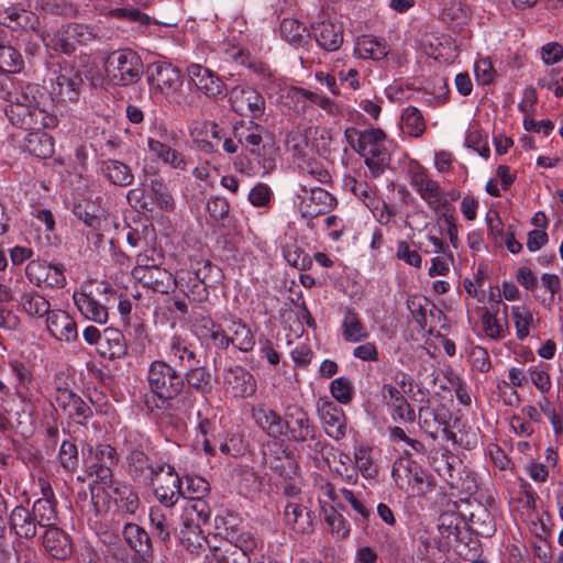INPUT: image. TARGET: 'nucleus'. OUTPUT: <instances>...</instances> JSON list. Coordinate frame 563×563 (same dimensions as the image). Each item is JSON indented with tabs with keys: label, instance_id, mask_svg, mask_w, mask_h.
Here are the masks:
<instances>
[{
	"label": "nucleus",
	"instance_id": "nucleus-1",
	"mask_svg": "<svg viewBox=\"0 0 563 563\" xmlns=\"http://www.w3.org/2000/svg\"><path fill=\"white\" fill-rule=\"evenodd\" d=\"M5 115L10 123L25 131H43L57 125L58 119L47 93L37 85L27 84L7 90Z\"/></svg>",
	"mask_w": 563,
	"mask_h": 563
},
{
	"label": "nucleus",
	"instance_id": "nucleus-27",
	"mask_svg": "<svg viewBox=\"0 0 563 563\" xmlns=\"http://www.w3.org/2000/svg\"><path fill=\"white\" fill-rule=\"evenodd\" d=\"M227 332L230 334V343L242 352H249L253 350L255 345L254 335L245 323L241 319L230 316L224 318Z\"/></svg>",
	"mask_w": 563,
	"mask_h": 563
},
{
	"label": "nucleus",
	"instance_id": "nucleus-35",
	"mask_svg": "<svg viewBox=\"0 0 563 563\" xmlns=\"http://www.w3.org/2000/svg\"><path fill=\"white\" fill-rule=\"evenodd\" d=\"M100 172L112 185L120 187L130 186L134 179L131 168L117 159L101 162Z\"/></svg>",
	"mask_w": 563,
	"mask_h": 563
},
{
	"label": "nucleus",
	"instance_id": "nucleus-37",
	"mask_svg": "<svg viewBox=\"0 0 563 563\" xmlns=\"http://www.w3.org/2000/svg\"><path fill=\"white\" fill-rule=\"evenodd\" d=\"M180 541L183 545L191 553H200L206 548H211L209 540L203 536L202 529L199 526L186 525L183 522L180 529Z\"/></svg>",
	"mask_w": 563,
	"mask_h": 563
},
{
	"label": "nucleus",
	"instance_id": "nucleus-48",
	"mask_svg": "<svg viewBox=\"0 0 563 563\" xmlns=\"http://www.w3.org/2000/svg\"><path fill=\"white\" fill-rule=\"evenodd\" d=\"M23 58L18 49L0 44V70L2 74H15L23 67Z\"/></svg>",
	"mask_w": 563,
	"mask_h": 563
},
{
	"label": "nucleus",
	"instance_id": "nucleus-10",
	"mask_svg": "<svg viewBox=\"0 0 563 563\" xmlns=\"http://www.w3.org/2000/svg\"><path fill=\"white\" fill-rule=\"evenodd\" d=\"M231 109L240 115L258 119L265 110L264 97L249 86H235L229 92Z\"/></svg>",
	"mask_w": 563,
	"mask_h": 563
},
{
	"label": "nucleus",
	"instance_id": "nucleus-25",
	"mask_svg": "<svg viewBox=\"0 0 563 563\" xmlns=\"http://www.w3.org/2000/svg\"><path fill=\"white\" fill-rule=\"evenodd\" d=\"M126 543L140 556V563H150L153 558L152 541L148 533L139 525L126 523L123 528Z\"/></svg>",
	"mask_w": 563,
	"mask_h": 563
},
{
	"label": "nucleus",
	"instance_id": "nucleus-22",
	"mask_svg": "<svg viewBox=\"0 0 563 563\" xmlns=\"http://www.w3.org/2000/svg\"><path fill=\"white\" fill-rule=\"evenodd\" d=\"M312 35L318 45L328 52L338 51L343 43V27L333 21L313 23Z\"/></svg>",
	"mask_w": 563,
	"mask_h": 563
},
{
	"label": "nucleus",
	"instance_id": "nucleus-15",
	"mask_svg": "<svg viewBox=\"0 0 563 563\" xmlns=\"http://www.w3.org/2000/svg\"><path fill=\"white\" fill-rule=\"evenodd\" d=\"M187 71L191 82L206 97L217 99L225 95V84L209 68L191 64Z\"/></svg>",
	"mask_w": 563,
	"mask_h": 563
},
{
	"label": "nucleus",
	"instance_id": "nucleus-61",
	"mask_svg": "<svg viewBox=\"0 0 563 563\" xmlns=\"http://www.w3.org/2000/svg\"><path fill=\"white\" fill-rule=\"evenodd\" d=\"M330 390L332 396L341 404H349L352 400L353 385L344 377L332 380Z\"/></svg>",
	"mask_w": 563,
	"mask_h": 563
},
{
	"label": "nucleus",
	"instance_id": "nucleus-43",
	"mask_svg": "<svg viewBox=\"0 0 563 563\" xmlns=\"http://www.w3.org/2000/svg\"><path fill=\"white\" fill-rule=\"evenodd\" d=\"M183 377L185 378V385L187 384L199 394L206 395L212 390L211 374L203 366L189 368Z\"/></svg>",
	"mask_w": 563,
	"mask_h": 563
},
{
	"label": "nucleus",
	"instance_id": "nucleus-23",
	"mask_svg": "<svg viewBox=\"0 0 563 563\" xmlns=\"http://www.w3.org/2000/svg\"><path fill=\"white\" fill-rule=\"evenodd\" d=\"M224 383L231 388L234 397H251L256 391L254 376L242 366H233L225 371Z\"/></svg>",
	"mask_w": 563,
	"mask_h": 563
},
{
	"label": "nucleus",
	"instance_id": "nucleus-58",
	"mask_svg": "<svg viewBox=\"0 0 563 563\" xmlns=\"http://www.w3.org/2000/svg\"><path fill=\"white\" fill-rule=\"evenodd\" d=\"M358 49L364 53L365 57L372 59H380L388 54L385 42L373 37H364L358 44Z\"/></svg>",
	"mask_w": 563,
	"mask_h": 563
},
{
	"label": "nucleus",
	"instance_id": "nucleus-16",
	"mask_svg": "<svg viewBox=\"0 0 563 563\" xmlns=\"http://www.w3.org/2000/svg\"><path fill=\"white\" fill-rule=\"evenodd\" d=\"M166 474L157 475L154 479V494L157 500L165 507H173L183 494L181 481L175 473V468L170 465H165Z\"/></svg>",
	"mask_w": 563,
	"mask_h": 563
},
{
	"label": "nucleus",
	"instance_id": "nucleus-11",
	"mask_svg": "<svg viewBox=\"0 0 563 563\" xmlns=\"http://www.w3.org/2000/svg\"><path fill=\"white\" fill-rule=\"evenodd\" d=\"M53 92L59 101H77L84 84L82 76L78 69L68 63H58Z\"/></svg>",
	"mask_w": 563,
	"mask_h": 563
},
{
	"label": "nucleus",
	"instance_id": "nucleus-50",
	"mask_svg": "<svg viewBox=\"0 0 563 563\" xmlns=\"http://www.w3.org/2000/svg\"><path fill=\"white\" fill-rule=\"evenodd\" d=\"M88 464L115 465L118 463L117 450L110 444L100 443L89 449Z\"/></svg>",
	"mask_w": 563,
	"mask_h": 563
},
{
	"label": "nucleus",
	"instance_id": "nucleus-54",
	"mask_svg": "<svg viewBox=\"0 0 563 563\" xmlns=\"http://www.w3.org/2000/svg\"><path fill=\"white\" fill-rule=\"evenodd\" d=\"M150 519L156 537L163 542H167L170 538V523L166 514L159 507H153L150 512Z\"/></svg>",
	"mask_w": 563,
	"mask_h": 563
},
{
	"label": "nucleus",
	"instance_id": "nucleus-51",
	"mask_svg": "<svg viewBox=\"0 0 563 563\" xmlns=\"http://www.w3.org/2000/svg\"><path fill=\"white\" fill-rule=\"evenodd\" d=\"M298 167L301 174L309 175L321 184H329L332 180L329 170L324 168L322 163L316 159L302 158L298 163Z\"/></svg>",
	"mask_w": 563,
	"mask_h": 563
},
{
	"label": "nucleus",
	"instance_id": "nucleus-52",
	"mask_svg": "<svg viewBox=\"0 0 563 563\" xmlns=\"http://www.w3.org/2000/svg\"><path fill=\"white\" fill-rule=\"evenodd\" d=\"M354 460L361 474L366 478H374L378 474L377 467L373 463L371 449L358 446L354 451Z\"/></svg>",
	"mask_w": 563,
	"mask_h": 563
},
{
	"label": "nucleus",
	"instance_id": "nucleus-47",
	"mask_svg": "<svg viewBox=\"0 0 563 563\" xmlns=\"http://www.w3.org/2000/svg\"><path fill=\"white\" fill-rule=\"evenodd\" d=\"M401 128L410 136H421L426 131L424 119L416 107H408L401 115Z\"/></svg>",
	"mask_w": 563,
	"mask_h": 563
},
{
	"label": "nucleus",
	"instance_id": "nucleus-34",
	"mask_svg": "<svg viewBox=\"0 0 563 563\" xmlns=\"http://www.w3.org/2000/svg\"><path fill=\"white\" fill-rule=\"evenodd\" d=\"M166 355L172 363L178 366H189L196 358L191 345L180 335H173L166 342Z\"/></svg>",
	"mask_w": 563,
	"mask_h": 563
},
{
	"label": "nucleus",
	"instance_id": "nucleus-7",
	"mask_svg": "<svg viewBox=\"0 0 563 563\" xmlns=\"http://www.w3.org/2000/svg\"><path fill=\"white\" fill-rule=\"evenodd\" d=\"M408 173L410 186L431 210L438 212L445 205L439 183L433 180L427 169L418 164L410 166Z\"/></svg>",
	"mask_w": 563,
	"mask_h": 563
},
{
	"label": "nucleus",
	"instance_id": "nucleus-31",
	"mask_svg": "<svg viewBox=\"0 0 563 563\" xmlns=\"http://www.w3.org/2000/svg\"><path fill=\"white\" fill-rule=\"evenodd\" d=\"M74 214L95 232L97 243L102 241V232L108 225L102 210L91 205H77L74 208Z\"/></svg>",
	"mask_w": 563,
	"mask_h": 563
},
{
	"label": "nucleus",
	"instance_id": "nucleus-21",
	"mask_svg": "<svg viewBox=\"0 0 563 563\" xmlns=\"http://www.w3.org/2000/svg\"><path fill=\"white\" fill-rule=\"evenodd\" d=\"M319 416L323 423L324 431L330 438L339 441L345 437V416L341 407L333 402L325 401L319 408Z\"/></svg>",
	"mask_w": 563,
	"mask_h": 563
},
{
	"label": "nucleus",
	"instance_id": "nucleus-18",
	"mask_svg": "<svg viewBox=\"0 0 563 563\" xmlns=\"http://www.w3.org/2000/svg\"><path fill=\"white\" fill-rule=\"evenodd\" d=\"M46 328L59 341L73 342L78 338L76 321L64 310H51L46 318Z\"/></svg>",
	"mask_w": 563,
	"mask_h": 563
},
{
	"label": "nucleus",
	"instance_id": "nucleus-45",
	"mask_svg": "<svg viewBox=\"0 0 563 563\" xmlns=\"http://www.w3.org/2000/svg\"><path fill=\"white\" fill-rule=\"evenodd\" d=\"M216 563H251V558L233 544L222 543L211 548Z\"/></svg>",
	"mask_w": 563,
	"mask_h": 563
},
{
	"label": "nucleus",
	"instance_id": "nucleus-32",
	"mask_svg": "<svg viewBox=\"0 0 563 563\" xmlns=\"http://www.w3.org/2000/svg\"><path fill=\"white\" fill-rule=\"evenodd\" d=\"M286 523L298 533H309L312 531V518L307 507L288 503L284 510Z\"/></svg>",
	"mask_w": 563,
	"mask_h": 563
},
{
	"label": "nucleus",
	"instance_id": "nucleus-41",
	"mask_svg": "<svg viewBox=\"0 0 563 563\" xmlns=\"http://www.w3.org/2000/svg\"><path fill=\"white\" fill-rule=\"evenodd\" d=\"M20 305L25 313L31 317L41 318L51 311L49 301L34 290L21 295Z\"/></svg>",
	"mask_w": 563,
	"mask_h": 563
},
{
	"label": "nucleus",
	"instance_id": "nucleus-46",
	"mask_svg": "<svg viewBox=\"0 0 563 563\" xmlns=\"http://www.w3.org/2000/svg\"><path fill=\"white\" fill-rule=\"evenodd\" d=\"M280 34L292 45L301 46L309 36L306 26L298 20L286 18L280 23Z\"/></svg>",
	"mask_w": 563,
	"mask_h": 563
},
{
	"label": "nucleus",
	"instance_id": "nucleus-40",
	"mask_svg": "<svg viewBox=\"0 0 563 563\" xmlns=\"http://www.w3.org/2000/svg\"><path fill=\"white\" fill-rule=\"evenodd\" d=\"M31 511L38 527L46 528L57 525L56 501H51L47 498H38L33 503Z\"/></svg>",
	"mask_w": 563,
	"mask_h": 563
},
{
	"label": "nucleus",
	"instance_id": "nucleus-30",
	"mask_svg": "<svg viewBox=\"0 0 563 563\" xmlns=\"http://www.w3.org/2000/svg\"><path fill=\"white\" fill-rule=\"evenodd\" d=\"M42 543L55 559L65 560L71 553L67 536L56 526L45 528Z\"/></svg>",
	"mask_w": 563,
	"mask_h": 563
},
{
	"label": "nucleus",
	"instance_id": "nucleus-60",
	"mask_svg": "<svg viewBox=\"0 0 563 563\" xmlns=\"http://www.w3.org/2000/svg\"><path fill=\"white\" fill-rule=\"evenodd\" d=\"M68 32L74 41V45H85L97 37V32L93 26L80 23H68Z\"/></svg>",
	"mask_w": 563,
	"mask_h": 563
},
{
	"label": "nucleus",
	"instance_id": "nucleus-39",
	"mask_svg": "<svg viewBox=\"0 0 563 563\" xmlns=\"http://www.w3.org/2000/svg\"><path fill=\"white\" fill-rule=\"evenodd\" d=\"M342 335L347 342H360L368 338L369 333L357 313L351 309L345 311L342 321Z\"/></svg>",
	"mask_w": 563,
	"mask_h": 563
},
{
	"label": "nucleus",
	"instance_id": "nucleus-59",
	"mask_svg": "<svg viewBox=\"0 0 563 563\" xmlns=\"http://www.w3.org/2000/svg\"><path fill=\"white\" fill-rule=\"evenodd\" d=\"M512 319L516 327L517 338L523 340L529 335V328L533 321L532 313L520 307L512 308Z\"/></svg>",
	"mask_w": 563,
	"mask_h": 563
},
{
	"label": "nucleus",
	"instance_id": "nucleus-8",
	"mask_svg": "<svg viewBox=\"0 0 563 563\" xmlns=\"http://www.w3.org/2000/svg\"><path fill=\"white\" fill-rule=\"evenodd\" d=\"M126 472L130 477L144 486L154 484L157 475L165 471V464H155L150 456L137 449H131L125 456Z\"/></svg>",
	"mask_w": 563,
	"mask_h": 563
},
{
	"label": "nucleus",
	"instance_id": "nucleus-42",
	"mask_svg": "<svg viewBox=\"0 0 563 563\" xmlns=\"http://www.w3.org/2000/svg\"><path fill=\"white\" fill-rule=\"evenodd\" d=\"M118 507L130 515H134L140 507L137 494L128 484L115 483L112 488Z\"/></svg>",
	"mask_w": 563,
	"mask_h": 563
},
{
	"label": "nucleus",
	"instance_id": "nucleus-53",
	"mask_svg": "<svg viewBox=\"0 0 563 563\" xmlns=\"http://www.w3.org/2000/svg\"><path fill=\"white\" fill-rule=\"evenodd\" d=\"M203 329L206 330L205 335L210 339L216 347L227 350L231 345L227 329L222 328L221 324H217L211 319H207Z\"/></svg>",
	"mask_w": 563,
	"mask_h": 563
},
{
	"label": "nucleus",
	"instance_id": "nucleus-36",
	"mask_svg": "<svg viewBox=\"0 0 563 563\" xmlns=\"http://www.w3.org/2000/svg\"><path fill=\"white\" fill-rule=\"evenodd\" d=\"M211 516L209 504L203 498L187 500L181 515V522L201 527L208 523Z\"/></svg>",
	"mask_w": 563,
	"mask_h": 563
},
{
	"label": "nucleus",
	"instance_id": "nucleus-6",
	"mask_svg": "<svg viewBox=\"0 0 563 563\" xmlns=\"http://www.w3.org/2000/svg\"><path fill=\"white\" fill-rule=\"evenodd\" d=\"M396 485L411 495H424L430 482L426 471L417 463L400 459L395 462L391 471Z\"/></svg>",
	"mask_w": 563,
	"mask_h": 563
},
{
	"label": "nucleus",
	"instance_id": "nucleus-20",
	"mask_svg": "<svg viewBox=\"0 0 563 563\" xmlns=\"http://www.w3.org/2000/svg\"><path fill=\"white\" fill-rule=\"evenodd\" d=\"M435 463V471L438 472L439 476L442 477L452 489L460 492L472 490L474 487L473 481L470 479L468 476H466L465 479L460 476L456 464L459 468H461V463L455 456L443 455L440 460H437Z\"/></svg>",
	"mask_w": 563,
	"mask_h": 563
},
{
	"label": "nucleus",
	"instance_id": "nucleus-49",
	"mask_svg": "<svg viewBox=\"0 0 563 563\" xmlns=\"http://www.w3.org/2000/svg\"><path fill=\"white\" fill-rule=\"evenodd\" d=\"M150 192L156 200L157 205L163 210H173L175 207L174 198L167 190V187L162 178L153 177L148 183Z\"/></svg>",
	"mask_w": 563,
	"mask_h": 563
},
{
	"label": "nucleus",
	"instance_id": "nucleus-24",
	"mask_svg": "<svg viewBox=\"0 0 563 563\" xmlns=\"http://www.w3.org/2000/svg\"><path fill=\"white\" fill-rule=\"evenodd\" d=\"M450 413L440 406L432 408L424 406L419 409V426L432 440H437L442 429L449 424Z\"/></svg>",
	"mask_w": 563,
	"mask_h": 563
},
{
	"label": "nucleus",
	"instance_id": "nucleus-13",
	"mask_svg": "<svg viewBox=\"0 0 563 563\" xmlns=\"http://www.w3.org/2000/svg\"><path fill=\"white\" fill-rule=\"evenodd\" d=\"M289 432L295 442H305L313 439L318 428L311 422L309 415L299 406H288L284 415V434Z\"/></svg>",
	"mask_w": 563,
	"mask_h": 563
},
{
	"label": "nucleus",
	"instance_id": "nucleus-26",
	"mask_svg": "<svg viewBox=\"0 0 563 563\" xmlns=\"http://www.w3.org/2000/svg\"><path fill=\"white\" fill-rule=\"evenodd\" d=\"M264 131L265 129L253 120L249 121L247 124L241 122L233 128V134L238 143L249 150L252 155L257 156V158L260 157Z\"/></svg>",
	"mask_w": 563,
	"mask_h": 563
},
{
	"label": "nucleus",
	"instance_id": "nucleus-44",
	"mask_svg": "<svg viewBox=\"0 0 563 563\" xmlns=\"http://www.w3.org/2000/svg\"><path fill=\"white\" fill-rule=\"evenodd\" d=\"M67 33H69L68 24L63 25L53 34H47L46 36L43 35L42 38L47 47H51L56 52L70 55L75 52L76 46L74 45L73 38Z\"/></svg>",
	"mask_w": 563,
	"mask_h": 563
},
{
	"label": "nucleus",
	"instance_id": "nucleus-28",
	"mask_svg": "<svg viewBox=\"0 0 563 563\" xmlns=\"http://www.w3.org/2000/svg\"><path fill=\"white\" fill-rule=\"evenodd\" d=\"M9 525L20 538L31 540L37 533V522L32 511L23 506H16L10 514Z\"/></svg>",
	"mask_w": 563,
	"mask_h": 563
},
{
	"label": "nucleus",
	"instance_id": "nucleus-57",
	"mask_svg": "<svg viewBox=\"0 0 563 563\" xmlns=\"http://www.w3.org/2000/svg\"><path fill=\"white\" fill-rule=\"evenodd\" d=\"M541 284L550 292L548 308H551L555 301H562V282L559 275L544 273L541 276Z\"/></svg>",
	"mask_w": 563,
	"mask_h": 563
},
{
	"label": "nucleus",
	"instance_id": "nucleus-3",
	"mask_svg": "<svg viewBox=\"0 0 563 563\" xmlns=\"http://www.w3.org/2000/svg\"><path fill=\"white\" fill-rule=\"evenodd\" d=\"M146 380L150 391L163 404L176 399L185 389L183 374L162 360L150 364Z\"/></svg>",
	"mask_w": 563,
	"mask_h": 563
},
{
	"label": "nucleus",
	"instance_id": "nucleus-19",
	"mask_svg": "<svg viewBox=\"0 0 563 563\" xmlns=\"http://www.w3.org/2000/svg\"><path fill=\"white\" fill-rule=\"evenodd\" d=\"M382 393L386 405L391 409L394 420L406 423H412L416 420L413 408L397 386L385 384Z\"/></svg>",
	"mask_w": 563,
	"mask_h": 563
},
{
	"label": "nucleus",
	"instance_id": "nucleus-62",
	"mask_svg": "<svg viewBox=\"0 0 563 563\" xmlns=\"http://www.w3.org/2000/svg\"><path fill=\"white\" fill-rule=\"evenodd\" d=\"M427 298L412 296L407 300V307L415 321L424 329L427 327Z\"/></svg>",
	"mask_w": 563,
	"mask_h": 563
},
{
	"label": "nucleus",
	"instance_id": "nucleus-2",
	"mask_svg": "<svg viewBox=\"0 0 563 563\" xmlns=\"http://www.w3.org/2000/svg\"><path fill=\"white\" fill-rule=\"evenodd\" d=\"M350 146L362 157L373 178L379 177L390 161V154L386 147V133L378 128L358 131L347 128L344 132Z\"/></svg>",
	"mask_w": 563,
	"mask_h": 563
},
{
	"label": "nucleus",
	"instance_id": "nucleus-9",
	"mask_svg": "<svg viewBox=\"0 0 563 563\" xmlns=\"http://www.w3.org/2000/svg\"><path fill=\"white\" fill-rule=\"evenodd\" d=\"M27 279L37 287L63 288L66 285L65 266L34 260L25 268Z\"/></svg>",
	"mask_w": 563,
	"mask_h": 563
},
{
	"label": "nucleus",
	"instance_id": "nucleus-5",
	"mask_svg": "<svg viewBox=\"0 0 563 563\" xmlns=\"http://www.w3.org/2000/svg\"><path fill=\"white\" fill-rule=\"evenodd\" d=\"M147 73L150 84L164 95L170 103L181 104L184 102L183 79L176 67L165 62H157L148 66Z\"/></svg>",
	"mask_w": 563,
	"mask_h": 563
},
{
	"label": "nucleus",
	"instance_id": "nucleus-14",
	"mask_svg": "<svg viewBox=\"0 0 563 563\" xmlns=\"http://www.w3.org/2000/svg\"><path fill=\"white\" fill-rule=\"evenodd\" d=\"M108 288L102 290L97 289V294L92 291L75 292L73 296L74 302L80 313L88 320L97 323H106L108 321V307L99 297H106Z\"/></svg>",
	"mask_w": 563,
	"mask_h": 563
},
{
	"label": "nucleus",
	"instance_id": "nucleus-56",
	"mask_svg": "<svg viewBox=\"0 0 563 563\" xmlns=\"http://www.w3.org/2000/svg\"><path fill=\"white\" fill-rule=\"evenodd\" d=\"M186 488L183 490L181 496L187 500L192 498H203L210 490L209 483L200 476H187Z\"/></svg>",
	"mask_w": 563,
	"mask_h": 563
},
{
	"label": "nucleus",
	"instance_id": "nucleus-64",
	"mask_svg": "<svg viewBox=\"0 0 563 563\" xmlns=\"http://www.w3.org/2000/svg\"><path fill=\"white\" fill-rule=\"evenodd\" d=\"M284 257L291 266L302 271L311 264L308 255L297 245H287L284 249Z\"/></svg>",
	"mask_w": 563,
	"mask_h": 563
},
{
	"label": "nucleus",
	"instance_id": "nucleus-29",
	"mask_svg": "<svg viewBox=\"0 0 563 563\" xmlns=\"http://www.w3.org/2000/svg\"><path fill=\"white\" fill-rule=\"evenodd\" d=\"M98 351L102 357H107L109 360H117L125 356L128 352V344L124 334L118 329H106Z\"/></svg>",
	"mask_w": 563,
	"mask_h": 563
},
{
	"label": "nucleus",
	"instance_id": "nucleus-4",
	"mask_svg": "<svg viewBox=\"0 0 563 563\" xmlns=\"http://www.w3.org/2000/svg\"><path fill=\"white\" fill-rule=\"evenodd\" d=\"M104 71L108 80L119 87L136 84L143 74L141 57L132 49H117L104 60Z\"/></svg>",
	"mask_w": 563,
	"mask_h": 563
},
{
	"label": "nucleus",
	"instance_id": "nucleus-12",
	"mask_svg": "<svg viewBox=\"0 0 563 563\" xmlns=\"http://www.w3.org/2000/svg\"><path fill=\"white\" fill-rule=\"evenodd\" d=\"M301 188L307 195L301 198L299 211L307 220L311 221L320 214L329 213L338 205L335 197L325 189L314 187L307 190L306 186Z\"/></svg>",
	"mask_w": 563,
	"mask_h": 563
},
{
	"label": "nucleus",
	"instance_id": "nucleus-33",
	"mask_svg": "<svg viewBox=\"0 0 563 563\" xmlns=\"http://www.w3.org/2000/svg\"><path fill=\"white\" fill-rule=\"evenodd\" d=\"M252 412L258 427L265 430L269 437L278 439L284 435V418L276 411L265 406H258L253 408Z\"/></svg>",
	"mask_w": 563,
	"mask_h": 563
},
{
	"label": "nucleus",
	"instance_id": "nucleus-38",
	"mask_svg": "<svg viewBox=\"0 0 563 563\" xmlns=\"http://www.w3.org/2000/svg\"><path fill=\"white\" fill-rule=\"evenodd\" d=\"M25 150L35 157L47 158L54 152L53 139L42 131H30L25 137Z\"/></svg>",
	"mask_w": 563,
	"mask_h": 563
},
{
	"label": "nucleus",
	"instance_id": "nucleus-63",
	"mask_svg": "<svg viewBox=\"0 0 563 563\" xmlns=\"http://www.w3.org/2000/svg\"><path fill=\"white\" fill-rule=\"evenodd\" d=\"M228 544H233L242 552L247 554L249 556L254 552L257 548V541L254 536L249 531H238L232 534V538L229 541H225Z\"/></svg>",
	"mask_w": 563,
	"mask_h": 563
},
{
	"label": "nucleus",
	"instance_id": "nucleus-55",
	"mask_svg": "<svg viewBox=\"0 0 563 563\" xmlns=\"http://www.w3.org/2000/svg\"><path fill=\"white\" fill-rule=\"evenodd\" d=\"M58 456L60 465L66 471L74 472L77 470L79 464L78 449L73 441L65 440L62 442Z\"/></svg>",
	"mask_w": 563,
	"mask_h": 563
},
{
	"label": "nucleus",
	"instance_id": "nucleus-17",
	"mask_svg": "<svg viewBox=\"0 0 563 563\" xmlns=\"http://www.w3.org/2000/svg\"><path fill=\"white\" fill-rule=\"evenodd\" d=\"M132 276L145 287L161 294H167L174 284L173 275L156 264H152L150 268L134 267Z\"/></svg>",
	"mask_w": 563,
	"mask_h": 563
}]
</instances>
